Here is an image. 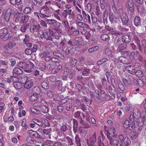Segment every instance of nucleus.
Here are the masks:
<instances>
[{"mask_svg":"<svg viewBox=\"0 0 146 146\" xmlns=\"http://www.w3.org/2000/svg\"><path fill=\"white\" fill-rule=\"evenodd\" d=\"M130 58L131 59L136 60L138 59L139 56L134 52H132L130 55Z\"/></svg>","mask_w":146,"mask_h":146,"instance_id":"obj_25","label":"nucleus"},{"mask_svg":"<svg viewBox=\"0 0 146 146\" xmlns=\"http://www.w3.org/2000/svg\"><path fill=\"white\" fill-rule=\"evenodd\" d=\"M135 75L138 77L141 78L143 76V72L141 70H138L136 71L135 73Z\"/></svg>","mask_w":146,"mask_h":146,"instance_id":"obj_47","label":"nucleus"},{"mask_svg":"<svg viewBox=\"0 0 146 146\" xmlns=\"http://www.w3.org/2000/svg\"><path fill=\"white\" fill-rule=\"evenodd\" d=\"M74 126H73V129H74V133L76 132V129L78 127V122L74 119H73Z\"/></svg>","mask_w":146,"mask_h":146,"instance_id":"obj_33","label":"nucleus"},{"mask_svg":"<svg viewBox=\"0 0 146 146\" xmlns=\"http://www.w3.org/2000/svg\"><path fill=\"white\" fill-rule=\"evenodd\" d=\"M119 60L121 62L126 64H131L132 62V61L127 58L122 56H121L119 58Z\"/></svg>","mask_w":146,"mask_h":146,"instance_id":"obj_10","label":"nucleus"},{"mask_svg":"<svg viewBox=\"0 0 146 146\" xmlns=\"http://www.w3.org/2000/svg\"><path fill=\"white\" fill-rule=\"evenodd\" d=\"M117 85L118 86L117 89L119 92L121 93H122L125 90V88L123 85L120 80H118L117 81Z\"/></svg>","mask_w":146,"mask_h":146,"instance_id":"obj_14","label":"nucleus"},{"mask_svg":"<svg viewBox=\"0 0 146 146\" xmlns=\"http://www.w3.org/2000/svg\"><path fill=\"white\" fill-rule=\"evenodd\" d=\"M29 23L25 24L22 25L20 29V30L23 32H25L26 29L29 27Z\"/></svg>","mask_w":146,"mask_h":146,"instance_id":"obj_30","label":"nucleus"},{"mask_svg":"<svg viewBox=\"0 0 146 146\" xmlns=\"http://www.w3.org/2000/svg\"><path fill=\"white\" fill-rule=\"evenodd\" d=\"M96 133L90 137L89 140H87V143L89 146H95L94 143L96 141Z\"/></svg>","mask_w":146,"mask_h":146,"instance_id":"obj_7","label":"nucleus"},{"mask_svg":"<svg viewBox=\"0 0 146 146\" xmlns=\"http://www.w3.org/2000/svg\"><path fill=\"white\" fill-rule=\"evenodd\" d=\"M32 10V9L31 7L27 6L25 8L24 10H23V12L25 14H27L31 13Z\"/></svg>","mask_w":146,"mask_h":146,"instance_id":"obj_36","label":"nucleus"},{"mask_svg":"<svg viewBox=\"0 0 146 146\" xmlns=\"http://www.w3.org/2000/svg\"><path fill=\"white\" fill-rule=\"evenodd\" d=\"M55 20L53 19H46V22L48 24L52 25L53 23L55 21Z\"/></svg>","mask_w":146,"mask_h":146,"instance_id":"obj_60","label":"nucleus"},{"mask_svg":"<svg viewBox=\"0 0 146 146\" xmlns=\"http://www.w3.org/2000/svg\"><path fill=\"white\" fill-rule=\"evenodd\" d=\"M132 37H122V40L123 42H130Z\"/></svg>","mask_w":146,"mask_h":146,"instance_id":"obj_50","label":"nucleus"},{"mask_svg":"<svg viewBox=\"0 0 146 146\" xmlns=\"http://www.w3.org/2000/svg\"><path fill=\"white\" fill-rule=\"evenodd\" d=\"M74 40L76 41V45L79 48L82 47L84 45V42L82 37H75Z\"/></svg>","mask_w":146,"mask_h":146,"instance_id":"obj_6","label":"nucleus"},{"mask_svg":"<svg viewBox=\"0 0 146 146\" xmlns=\"http://www.w3.org/2000/svg\"><path fill=\"white\" fill-rule=\"evenodd\" d=\"M41 111L44 113H47L49 111V108L48 107L45 105L41 106L40 107Z\"/></svg>","mask_w":146,"mask_h":146,"instance_id":"obj_26","label":"nucleus"},{"mask_svg":"<svg viewBox=\"0 0 146 146\" xmlns=\"http://www.w3.org/2000/svg\"><path fill=\"white\" fill-rule=\"evenodd\" d=\"M52 25L54 27H55V28L57 29L60 26V23L55 20Z\"/></svg>","mask_w":146,"mask_h":146,"instance_id":"obj_57","label":"nucleus"},{"mask_svg":"<svg viewBox=\"0 0 146 146\" xmlns=\"http://www.w3.org/2000/svg\"><path fill=\"white\" fill-rule=\"evenodd\" d=\"M77 62V60L75 58H72L70 60V65L72 67H74Z\"/></svg>","mask_w":146,"mask_h":146,"instance_id":"obj_42","label":"nucleus"},{"mask_svg":"<svg viewBox=\"0 0 146 146\" xmlns=\"http://www.w3.org/2000/svg\"><path fill=\"white\" fill-rule=\"evenodd\" d=\"M49 79L50 81L52 82H54L56 80V78L54 76H50L49 77Z\"/></svg>","mask_w":146,"mask_h":146,"instance_id":"obj_63","label":"nucleus"},{"mask_svg":"<svg viewBox=\"0 0 146 146\" xmlns=\"http://www.w3.org/2000/svg\"><path fill=\"white\" fill-rule=\"evenodd\" d=\"M134 123L136 124L137 127L138 126L141 127L143 125H146V117L144 116L138 121H134Z\"/></svg>","mask_w":146,"mask_h":146,"instance_id":"obj_5","label":"nucleus"},{"mask_svg":"<svg viewBox=\"0 0 146 146\" xmlns=\"http://www.w3.org/2000/svg\"><path fill=\"white\" fill-rule=\"evenodd\" d=\"M102 12L99 9V7H96L95 14L98 17L100 18H101L102 17Z\"/></svg>","mask_w":146,"mask_h":146,"instance_id":"obj_29","label":"nucleus"},{"mask_svg":"<svg viewBox=\"0 0 146 146\" xmlns=\"http://www.w3.org/2000/svg\"><path fill=\"white\" fill-rule=\"evenodd\" d=\"M40 28L41 26L39 24L36 25H32L30 27V30L31 32L34 33V32L38 31Z\"/></svg>","mask_w":146,"mask_h":146,"instance_id":"obj_11","label":"nucleus"},{"mask_svg":"<svg viewBox=\"0 0 146 146\" xmlns=\"http://www.w3.org/2000/svg\"><path fill=\"white\" fill-rule=\"evenodd\" d=\"M81 114L83 116L84 118H85V115L84 113L79 111H77L74 113V117L76 118H78L79 119V118L81 117L80 115Z\"/></svg>","mask_w":146,"mask_h":146,"instance_id":"obj_28","label":"nucleus"},{"mask_svg":"<svg viewBox=\"0 0 146 146\" xmlns=\"http://www.w3.org/2000/svg\"><path fill=\"white\" fill-rule=\"evenodd\" d=\"M105 53L108 56H110L112 54V51L111 49L109 48H106L105 50Z\"/></svg>","mask_w":146,"mask_h":146,"instance_id":"obj_55","label":"nucleus"},{"mask_svg":"<svg viewBox=\"0 0 146 146\" xmlns=\"http://www.w3.org/2000/svg\"><path fill=\"white\" fill-rule=\"evenodd\" d=\"M75 140L77 146H82L80 140L78 135H76L75 137Z\"/></svg>","mask_w":146,"mask_h":146,"instance_id":"obj_40","label":"nucleus"},{"mask_svg":"<svg viewBox=\"0 0 146 146\" xmlns=\"http://www.w3.org/2000/svg\"><path fill=\"white\" fill-rule=\"evenodd\" d=\"M12 11V10L10 9H8L6 11L4 18L7 22H8L10 19Z\"/></svg>","mask_w":146,"mask_h":146,"instance_id":"obj_15","label":"nucleus"},{"mask_svg":"<svg viewBox=\"0 0 146 146\" xmlns=\"http://www.w3.org/2000/svg\"><path fill=\"white\" fill-rule=\"evenodd\" d=\"M14 86L15 88L18 89H20L22 88V85L19 82L15 83Z\"/></svg>","mask_w":146,"mask_h":146,"instance_id":"obj_45","label":"nucleus"},{"mask_svg":"<svg viewBox=\"0 0 146 146\" xmlns=\"http://www.w3.org/2000/svg\"><path fill=\"white\" fill-rule=\"evenodd\" d=\"M28 68H33L34 67V65L30 61H27Z\"/></svg>","mask_w":146,"mask_h":146,"instance_id":"obj_59","label":"nucleus"},{"mask_svg":"<svg viewBox=\"0 0 146 146\" xmlns=\"http://www.w3.org/2000/svg\"><path fill=\"white\" fill-rule=\"evenodd\" d=\"M87 120L90 123H92L93 124H95L96 123L95 119L94 118H88L87 119Z\"/></svg>","mask_w":146,"mask_h":146,"instance_id":"obj_62","label":"nucleus"},{"mask_svg":"<svg viewBox=\"0 0 146 146\" xmlns=\"http://www.w3.org/2000/svg\"><path fill=\"white\" fill-rule=\"evenodd\" d=\"M70 34L72 35V36H76L78 35L79 34V31L77 30H75L74 31H72L70 32Z\"/></svg>","mask_w":146,"mask_h":146,"instance_id":"obj_53","label":"nucleus"},{"mask_svg":"<svg viewBox=\"0 0 146 146\" xmlns=\"http://www.w3.org/2000/svg\"><path fill=\"white\" fill-rule=\"evenodd\" d=\"M130 121L127 119L126 120L123 124L124 127L125 128H128L129 126Z\"/></svg>","mask_w":146,"mask_h":146,"instance_id":"obj_58","label":"nucleus"},{"mask_svg":"<svg viewBox=\"0 0 146 146\" xmlns=\"http://www.w3.org/2000/svg\"><path fill=\"white\" fill-rule=\"evenodd\" d=\"M66 140L68 143V146H75V144L72 139L68 136L66 138Z\"/></svg>","mask_w":146,"mask_h":146,"instance_id":"obj_19","label":"nucleus"},{"mask_svg":"<svg viewBox=\"0 0 146 146\" xmlns=\"http://www.w3.org/2000/svg\"><path fill=\"white\" fill-rule=\"evenodd\" d=\"M109 33L110 34H111L112 35L114 36H118L119 35L120 36L121 35L122 36L123 33L122 32H120L119 31L117 30L112 31H110Z\"/></svg>","mask_w":146,"mask_h":146,"instance_id":"obj_32","label":"nucleus"},{"mask_svg":"<svg viewBox=\"0 0 146 146\" xmlns=\"http://www.w3.org/2000/svg\"><path fill=\"white\" fill-rule=\"evenodd\" d=\"M90 73V69H88L85 68L83 69L82 72V74L84 76H86Z\"/></svg>","mask_w":146,"mask_h":146,"instance_id":"obj_56","label":"nucleus"},{"mask_svg":"<svg viewBox=\"0 0 146 146\" xmlns=\"http://www.w3.org/2000/svg\"><path fill=\"white\" fill-rule=\"evenodd\" d=\"M56 86L58 87V89L61 90L63 88L62 82L60 81L57 80L56 82Z\"/></svg>","mask_w":146,"mask_h":146,"instance_id":"obj_38","label":"nucleus"},{"mask_svg":"<svg viewBox=\"0 0 146 146\" xmlns=\"http://www.w3.org/2000/svg\"><path fill=\"white\" fill-rule=\"evenodd\" d=\"M15 45V44L13 42H10L9 43L6 44L5 46V48H6L7 47L8 48L12 47L14 46Z\"/></svg>","mask_w":146,"mask_h":146,"instance_id":"obj_52","label":"nucleus"},{"mask_svg":"<svg viewBox=\"0 0 146 146\" xmlns=\"http://www.w3.org/2000/svg\"><path fill=\"white\" fill-rule=\"evenodd\" d=\"M49 9L48 7L47 6H44L40 11L39 15L40 17L44 19L46 17H48L49 16L48 15V13L49 12Z\"/></svg>","mask_w":146,"mask_h":146,"instance_id":"obj_3","label":"nucleus"},{"mask_svg":"<svg viewBox=\"0 0 146 146\" xmlns=\"http://www.w3.org/2000/svg\"><path fill=\"white\" fill-rule=\"evenodd\" d=\"M79 132L80 133L82 136L84 137L85 136L87 133V131L84 129L80 130L79 131Z\"/></svg>","mask_w":146,"mask_h":146,"instance_id":"obj_61","label":"nucleus"},{"mask_svg":"<svg viewBox=\"0 0 146 146\" xmlns=\"http://www.w3.org/2000/svg\"><path fill=\"white\" fill-rule=\"evenodd\" d=\"M68 129L66 125H65L63 124L61 126L60 128V131L62 133L66 131Z\"/></svg>","mask_w":146,"mask_h":146,"instance_id":"obj_39","label":"nucleus"},{"mask_svg":"<svg viewBox=\"0 0 146 146\" xmlns=\"http://www.w3.org/2000/svg\"><path fill=\"white\" fill-rule=\"evenodd\" d=\"M131 143L130 139L127 137H126L124 138V139L123 141L122 146H128Z\"/></svg>","mask_w":146,"mask_h":146,"instance_id":"obj_20","label":"nucleus"},{"mask_svg":"<svg viewBox=\"0 0 146 146\" xmlns=\"http://www.w3.org/2000/svg\"><path fill=\"white\" fill-rule=\"evenodd\" d=\"M134 22L135 25L136 26H138L140 25L141 24L140 17L137 16H135L134 19Z\"/></svg>","mask_w":146,"mask_h":146,"instance_id":"obj_27","label":"nucleus"},{"mask_svg":"<svg viewBox=\"0 0 146 146\" xmlns=\"http://www.w3.org/2000/svg\"><path fill=\"white\" fill-rule=\"evenodd\" d=\"M126 48V44H121L118 46L117 50L119 52H121L122 50L125 49Z\"/></svg>","mask_w":146,"mask_h":146,"instance_id":"obj_31","label":"nucleus"},{"mask_svg":"<svg viewBox=\"0 0 146 146\" xmlns=\"http://www.w3.org/2000/svg\"><path fill=\"white\" fill-rule=\"evenodd\" d=\"M110 11V9L109 8H106L105 10L104 11L103 14L102 19L103 22H100V23L101 24H103L104 25H106L108 23L107 18L108 14Z\"/></svg>","mask_w":146,"mask_h":146,"instance_id":"obj_4","label":"nucleus"},{"mask_svg":"<svg viewBox=\"0 0 146 146\" xmlns=\"http://www.w3.org/2000/svg\"><path fill=\"white\" fill-rule=\"evenodd\" d=\"M124 139L123 135H119L118 137V140H113L112 143L113 146H122L123 141Z\"/></svg>","mask_w":146,"mask_h":146,"instance_id":"obj_2","label":"nucleus"},{"mask_svg":"<svg viewBox=\"0 0 146 146\" xmlns=\"http://www.w3.org/2000/svg\"><path fill=\"white\" fill-rule=\"evenodd\" d=\"M13 70L14 72L18 74H21L23 73V71L21 69L17 68H15Z\"/></svg>","mask_w":146,"mask_h":146,"instance_id":"obj_46","label":"nucleus"},{"mask_svg":"<svg viewBox=\"0 0 146 146\" xmlns=\"http://www.w3.org/2000/svg\"><path fill=\"white\" fill-rule=\"evenodd\" d=\"M46 23L43 20H41L40 21V25L44 27H47V25L46 24Z\"/></svg>","mask_w":146,"mask_h":146,"instance_id":"obj_64","label":"nucleus"},{"mask_svg":"<svg viewBox=\"0 0 146 146\" xmlns=\"http://www.w3.org/2000/svg\"><path fill=\"white\" fill-rule=\"evenodd\" d=\"M99 47L97 46H95L90 48L88 50L89 52H92L97 51Z\"/></svg>","mask_w":146,"mask_h":146,"instance_id":"obj_49","label":"nucleus"},{"mask_svg":"<svg viewBox=\"0 0 146 146\" xmlns=\"http://www.w3.org/2000/svg\"><path fill=\"white\" fill-rule=\"evenodd\" d=\"M133 115L134 116H138L140 117V113L138 110L137 108H134L133 110Z\"/></svg>","mask_w":146,"mask_h":146,"instance_id":"obj_48","label":"nucleus"},{"mask_svg":"<svg viewBox=\"0 0 146 146\" xmlns=\"http://www.w3.org/2000/svg\"><path fill=\"white\" fill-rule=\"evenodd\" d=\"M75 23L76 25L82 28H88L89 27V25L79 21H78L76 20Z\"/></svg>","mask_w":146,"mask_h":146,"instance_id":"obj_16","label":"nucleus"},{"mask_svg":"<svg viewBox=\"0 0 146 146\" xmlns=\"http://www.w3.org/2000/svg\"><path fill=\"white\" fill-rule=\"evenodd\" d=\"M31 90L33 93H37L38 94V93L39 92L40 90V88L38 86H35L32 88Z\"/></svg>","mask_w":146,"mask_h":146,"instance_id":"obj_43","label":"nucleus"},{"mask_svg":"<svg viewBox=\"0 0 146 146\" xmlns=\"http://www.w3.org/2000/svg\"><path fill=\"white\" fill-rule=\"evenodd\" d=\"M46 94L49 97L52 98L54 96V92L52 91H48L46 92Z\"/></svg>","mask_w":146,"mask_h":146,"instance_id":"obj_44","label":"nucleus"},{"mask_svg":"<svg viewBox=\"0 0 146 146\" xmlns=\"http://www.w3.org/2000/svg\"><path fill=\"white\" fill-rule=\"evenodd\" d=\"M136 8L137 10L138 13L140 15L145 13L146 10L144 6L142 4L136 5Z\"/></svg>","mask_w":146,"mask_h":146,"instance_id":"obj_9","label":"nucleus"},{"mask_svg":"<svg viewBox=\"0 0 146 146\" xmlns=\"http://www.w3.org/2000/svg\"><path fill=\"white\" fill-rule=\"evenodd\" d=\"M73 106V104L72 103H67L66 104V110L68 111H70Z\"/></svg>","mask_w":146,"mask_h":146,"instance_id":"obj_34","label":"nucleus"},{"mask_svg":"<svg viewBox=\"0 0 146 146\" xmlns=\"http://www.w3.org/2000/svg\"><path fill=\"white\" fill-rule=\"evenodd\" d=\"M8 33L7 29L6 28H4L0 30V36H5Z\"/></svg>","mask_w":146,"mask_h":146,"instance_id":"obj_21","label":"nucleus"},{"mask_svg":"<svg viewBox=\"0 0 146 146\" xmlns=\"http://www.w3.org/2000/svg\"><path fill=\"white\" fill-rule=\"evenodd\" d=\"M29 16L25 15L22 16L21 18V21L22 23H26L27 22L29 19Z\"/></svg>","mask_w":146,"mask_h":146,"instance_id":"obj_35","label":"nucleus"},{"mask_svg":"<svg viewBox=\"0 0 146 146\" xmlns=\"http://www.w3.org/2000/svg\"><path fill=\"white\" fill-rule=\"evenodd\" d=\"M10 26L11 27L14 31H17L19 27V25H16L13 23L11 24Z\"/></svg>","mask_w":146,"mask_h":146,"instance_id":"obj_54","label":"nucleus"},{"mask_svg":"<svg viewBox=\"0 0 146 146\" xmlns=\"http://www.w3.org/2000/svg\"><path fill=\"white\" fill-rule=\"evenodd\" d=\"M112 8L115 13H119L123 25L126 26L127 25V23L129 21V19L126 14L123 12L121 9L118 11V9L116 8L115 5L113 6Z\"/></svg>","mask_w":146,"mask_h":146,"instance_id":"obj_1","label":"nucleus"},{"mask_svg":"<svg viewBox=\"0 0 146 146\" xmlns=\"http://www.w3.org/2000/svg\"><path fill=\"white\" fill-rule=\"evenodd\" d=\"M108 14L109 20L111 22V23H112L114 22H116V20L117 19V18L113 15V13L110 11V9Z\"/></svg>","mask_w":146,"mask_h":146,"instance_id":"obj_12","label":"nucleus"},{"mask_svg":"<svg viewBox=\"0 0 146 146\" xmlns=\"http://www.w3.org/2000/svg\"><path fill=\"white\" fill-rule=\"evenodd\" d=\"M38 68L41 71H44L46 68V65L45 63H40L38 65Z\"/></svg>","mask_w":146,"mask_h":146,"instance_id":"obj_37","label":"nucleus"},{"mask_svg":"<svg viewBox=\"0 0 146 146\" xmlns=\"http://www.w3.org/2000/svg\"><path fill=\"white\" fill-rule=\"evenodd\" d=\"M38 97V93H34L30 96L29 99L31 101L33 102L37 100Z\"/></svg>","mask_w":146,"mask_h":146,"instance_id":"obj_22","label":"nucleus"},{"mask_svg":"<svg viewBox=\"0 0 146 146\" xmlns=\"http://www.w3.org/2000/svg\"><path fill=\"white\" fill-rule=\"evenodd\" d=\"M29 133L30 135L35 137L36 138H40V136L39 134L36 132L32 130H30L29 131Z\"/></svg>","mask_w":146,"mask_h":146,"instance_id":"obj_23","label":"nucleus"},{"mask_svg":"<svg viewBox=\"0 0 146 146\" xmlns=\"http://www.w3.org/2000/svg\"><path fill=\"white\" fill-rule=\"evenodd\" d=\"M67 17L69 19H72L74 16V11H72L71 9H68L65 10Z\"/></svg>","mask_w":146,"mask_h":146,"instance_id":"obj_13","label":"nucleus"},{"mask_svg":"<svg viewBox=\"0 0 146 146\" xmlns=\"http://www.w3.org/2000/svg\"><path fill=\"white\" fill-rule=\"evenodd\" d=\"M26 140L27 142L31 144L35 143L36 142V140L31 136L27 137Z\"/></svg>","mask_w":146,"mask_h":146,"instance_id":"obj_24","label":"nucleus"},{"mask_svg":"<svg viewBox=\"0 0 146 146\" xmlns=\"http://www.w3.org/2000/svg\"><path fill=\"white\" fill-rule=\"evenodd\" d=\"M25 80H26L24 85V88H25L29 89L32 87L33 85V83L32 80L27 79V78L25 77Z\"/></svg>","mask_w":146,"mask_h":146,"instance_id":"obj_8","label":"nucleus"},{"mask_svg":"<svg viewBox=\"0 0 146 146\" xmlns=\"http://www.w3.org/2000/svg\"><path fill=\"white\" fill-rule=\"evenodd\" d=\"M18 66L19 67L24 69H28L27 61V62L21 61L19 62Z\"/></svg>","mask_w":146,"mask_h":146,"instance_id":"obj_17","label":"nucleus"},{"mask_svg":"<svg viewBox=\"0 0 146 146\" xmlns=\"http://www.w3.org/2000/svg\"><path fill=\"white\" fill-rule=\"evenodd\" d=\"M41 85L42 87L45 89H47L49 88L48 84L46 82L43 81L41 83Z\"/></svg>","mask_w":146,"mask_h":146,"instance_id":"obj_41","label":"nucleus"},{"mask_svg":"<svg viewBox=\"0 0 146 146\" xmlns=\"http://www.w3.org/2000/svg\"><path fill=\"white\" fill-rule=\"evenodd\" d=\"M48 56H49V53L47 52L42 53L40 55L41 57L43 60H44Z\"/></svg>","mask_w":146,"mask_h":146,"instance_id":"obj_51","label":"nucleus"},{"mask_svg":"<svg viewBox=\"0 0 146 146\" xmlns=\"http://www.w3.org/2000/svg\"><path fill=\"white\" fill-rule=\"evenodd\" d=\"M129 135L132 140L136 139L138 136L137 132L131 131L129 133Z\"/></svg>","mask_w":146,"mask_h":146,"instance_id":"obj_18","label":"nucleus"}]
</instances>
